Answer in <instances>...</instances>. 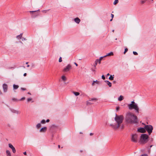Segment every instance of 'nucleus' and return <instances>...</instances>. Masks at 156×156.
<instances>
[{"mask_svg":"<svg viewBox=\"0 0 156 156\" xmlns=\"http://www.w3.org/2000/svg\"><path fill=\"white\" fill-rule=\"evenodd\" d=\"M123 119V115H118L116 114L114 118L115 123L114 124H111L109 126L115 129H116L119 128L122 129L124 127L123 125L122 124Z\"/></svg>","mask_w":156,"mask_h":156,"instance_id":"nucleus-1","label":"nucleus"},{"mask_svg":"<svg viewBox=\"0 0 156 156\" xmlns=\"http://www.w3.org/2000/svg\"><path fill=\"white\" fill-rule=\"evenodd\" d=\"M125 120L128 123L130 124H136L138 122L137 116L131 112L126 113Z\"/></svg>","mask_w":156,"mask_h":156,"instance_id":"nucleus-2","label":"nucleus"},{"mask_svg":"<svg viewBox=\"0 0 156 156\" xmlns=\"http://www.w3.org/2000/svg\"><path fill=\"white\" fill-rule=\"evenodd\" d=\"M128 108L130 110L134 109L135 110L136 112L139 113V109L137 105L134 101L131 102V103L128 105Z\"/></svg>","mask_w":156,"mask_h":156,"instance_id":"nucleus-3","label":"nucleus"},{"mask_svg":"<svg viewBox=\"0 0 156 156\" xmlns=\"http://www.w3.org/2000/svg\"><path fill=\"white\" fill-rule=\"evenodd\" d=\"M144 126L146 131H147L149 135H150L152 132L153 129V126L150 125H145Z\"/></svg>","mask_w":156,"mask_h":156,"instance_id":"nucleus-4","label":"nucleus"},{"mask_svg":"<svg viewBox=\"0 0 156 156\" xmlns=\"http://www.w3.org/2000/svg\"><path fill=\"white\" fill-rule=\"evenodd\" d=\"M148 138L147 135L146 134H142L140 136V141L143 143H146Z\"/></svg>","mask_w":156,"mask_h":156,"instance_id":"nucleus-5","label":"nucleus"},{"mask_svg":"<svg viewBox=\"0 0 156 156\" xmlns=\"http://www.w3.org/2000/svg\"><path fill=\"white\" fill-rule=\"evenodd\" d=\"M138 135L136 134H133L132 135L131 140L132 141L136 142H137Z\"/></svg>","mask_w":156,"mask_h":156,"instance_id":"nucleus-6","label":"nucleus"},{"mask_svg":"<svg viewBox=\"0 0 156 156\" xmlns=\"http://www.w3.org/2000/svg\"><path fill=\"white\" fill-rule=\"evenodd\" d=\"M103 57H101L99 59H96L95 61V63L94 64V67H96L98 63L99 64L101 63V61Z\"/></svg>","mask_w":156,"mask_h":156,"instance_id":"nucleus-7","label":"nucleus"},{"mask_svg":"<svg viewBox=\"0 0 156 156\" xmlns=\"http://www.w3.org/2000/svg\"><path fill=\"white\" fill-rule=\"evenodd\" d=\"M72 68L70 64H68L63 69V71L64 72H67L69 71Z\"/></svg>","mask_w":156,"mask_h":156,"instance_id":"nucleus-8","label":"nucleus"},{"mask_svg":"<svg viewBox=\"0 0 156 156\" xmlns=\"http://www.w3.org/2000/svg\"><path fill=\"white\" fill-rule=\"evenodd\" d=\"M137 131L141 133H145L146 132V130L145 129V126L144 128L141 127L137 129Z\"/></svg>","mask_w":156,"mask_h":156,"instance_id":"nucleus-9","label":"nucleus"},{"mask_svg":"<svg viewBox=\"0 0 156 156\" xmlns=\"http://www.w3.org/2000/svg\"><path fill=\"white\" fill-rule=\"evenodd\" d=\"M3 91L5 92H7L8 88L7 85L6 84H4L3 85Z\"/></svg>","mask_w":156,"mask_h":156,"instance_id":"nucleus-10","label":"nucleus"},{"mask_svg":"<svg viewBox=\"0 0 156 156\" xmlns=\"http://www.w3.org/2000/svg\"><path fill=\"white\" fill-rule=\"evenodd\" d=\"M47 129V127H44L41 128L39 130V132L41 133H44L45 132Z\"/></svg>","mask_w":156,"mask_h":156,"instance_id":"nucleus-11","label":"nucleus"},{"mask_svg":"<svg viewBox=\"0 0 156 156\" xmlns=\"http://www.w3.org/2000/svg\"><path fill=\"white\" fill-rule=\"evenodd\" d=\"M11 111L13 113H16V114H20L21 112L18 111V110H14V109H11Z\"/></svg>","mask_w":156,"mask_h":156,"instance_id":"nucleus-12","label":"nucleus"},{"mask_svg":"<svg viewBox=\"0 0 156 156\" xmlns=\"http://www.w3.org/2000/svg\"><path fill=\"white\" fill-rule=\"evenodd\" d=\"M114 55V54L112 52H110L109 53H108L106 54L104 56H103V58L104 57H106L107 56H112Z\"/></svg>","mask_w":156,"mask_h":156,"instance_id":"nucleus-13","label":"nucleus"},{"mask_svg":"<svg viewBox=\"0 0 156 156\" xmlns=\"http://www.w3.org/2000/svg\"><path fill=\"white\" fill-rule=\"evenodd\" d=\"M74 20L76 23L78 24L79 23L80 21V19L78 17L74 19Z\"/></svg>","mask_w":156,"mask_h":156,"instance_id":"nucleus-14","label":"nucleus"},{"mask_svg":"<svg viewBox=\"0 0 156 156\" xmlns=\"http://www.w3.org/2000/svg\"><path fill=\"white\" fill-rule=\"evenodd\" d=\"M105 82L106 83L107 85H108L109 87H111L112 86V83L108 80H105Z\"/></svg>","mask_w":156,"mask_h":156,"instance_id":"nucleus-15","label":"nucleus"},{"mask_svg":"<svg viewBox=\"0 0 156 156\" xmlns=\"http://www.w3.org/2000/svg\"><path fill=\"white\" fill-rule=\"evenodd\" d=\"M22 35H23V34L21 33L20 34V35L17 36H16V37L18 39H20L22 38Z\"/></svg>","mask_w":156,"mask_h":156,"instance_id":"nucleus-16","label":"nucleus"},{"mask_svg":"<svg viewBox=\"0 0 156 156\" xmlns=\"http://www.w3.org/2000/svg\"><path fill=\"white\" fill-rule=\"evenodd\" d=\"M123 99V97L122 95H120L118 98V100L119 101H122Z\"/></svg>","mask_w":156,"mask_h":156,"instance_id":"nucleus-17","label":"nucleus"},{"mask_svg":"<svg viewBox=\"0 0 156 156\" xmlns=\"http://www.w3.org/2000/svg\"><path fill=\"white\" fill-rule=\"evenodd\" d=\"M41 123H38L37 124L36 126V128L37 129H39L40 127L41 126Z\"/></svg>","mask_w":156,"mask_h":156,"instance_id":"nucleus-18","label":"nucleus"},{"mask_svg":"<svg viewBox=\"0 0 156 156\" xmlns=\"http://www.w3.org/2000/svg\"><path fill=\"white\" fill-rule=\"evenodd\" d=\"M19 87V86L17 85H16L15 84H14L13 85V88L14 89L16 90Z\"/></svg>","mask_w":156,"mask_h":156,"instance_id":"nucleus-19","label":"nucleus"},{"mask_svg":"<svg viewBox=\"0 0 156 156\" xmlns=\"http://www.w3.org/2000/svg\"><path fill=\"white\" fill-rule=\"evenodd\" d=\"M61 78H62V80L64 81H65L66 80V77L64 75L62 76Z\"/></svg>","mask_w":156,"mask_h":156,"instance_id":"nucleus-20","label":"nucleus"},{"mask_svg":"<svg viewBox=\"0 0 156 156\" xmlns=\"http://www.w3.org/2000/svg\"><path fill=\"white\" fill-rule=\"evenodd\" d=\"M114 75H113V76H112V75H110V76L109 78V79L110 80H113L114 78Z\"/></svg>","mask_w":156,"mask_h":156,"instance_id":"nucleus-21","label":"nucleus"},{"mask_svg":"<svg viewBox=\"0 0 156 156\" xmlns=\"http://www.w3.org/2000/svg\"><path fill=\"white\" fill-rule=\"evenodd\" d=\"M73 93L76 96H77L80 94V93L78 92H73Z\"/></svg>","mask_w":156,"mask_h":156,"instance_id":"nucleus-22","label":"nucleus"},{"mask_svg":"<svg viewBox=\"0 0 156 156\" xmlns=\"http://www.w3.org/2000/svg\"><path fill=\"white\" fill-rule=\"evenodd\" d=\"M6 154L8 156H11V154L10 151L8 150H7L6 151Z\"/></svg>","mask_w":156,"mask_h":156,"instance_id":"nucleus-23","label":"nucleus"},{"mask_svg":"<svg viewBox=\"0 0 156 156\" xmlns=\"http://www.w3.org/2000/svg\"><path fill=\"white\" fill-rule=\"evenodd\" d=\"M147 0H142L140 1V3L141 4H144L146 2Z\"/></svg>","mask_w":156,"mask_h":156,"instance_id":"nucleus-24","label":"nucleus"},{"mask_svg":"<svg viewBox=\"0 0 156 156\" xmlns=\"http://www.w3.org/2000/svg\"><path fill=\"white\" fill-rule=\"evenodd\" d=\"M49 10V9L43 10L42 11V12L43 13H47Z\"/></svg>","mask_w":156,"mask_h":156,"instance_id":"nucleus-25","label":"nucleus"},{"mask_svg":"<svg viewBox=\"0 0 156 156\" xmlns=\"http://www.w3.org/2000/svg\"><path fill=\"white\" fill-rule=\"evenodd\" d=\"M97 100V99L96 98H91L90 99L89 101H93L94 100V101H96Z\"/></svg>","mask_w":156,"mask_h":156,"instance_id":"nucleus-26","label":"nucleus"},{"mask_svg":"<svg viewBox=\"0 0 156 156\" xmlns=\"http://www.w3.org/2000/svg\"><path fill=\"white\" fill-rule=\"evenodd\" d=\"M9 147L11 148V149H12V148H13L14 147L13 146V145L11 144H9Z\"/></svg>","mask_w":156,"mask_h":156,"instance_id":"nucleus-27","label":"nucleus"},{"mask_svg":"<svg viewBox=\"0 0 156 156\" xmlns=\"http://www.w3.org/2000/svg\"><path fill=\"white\" fill-rule=\"evenodd\" d=\"M118 0H115L113 4L114 5H116L118 2Z\"/></svg>","mask_w":156,"mask_h":156,"instance_id":"nucleus-28","label":"nucleus"},{"mask_svg":"<svg viewBox=\"0 0 156 156\" xmlns=\"http://www.w3.org/2000/svg\"><path fill=\"white\" fill-rule=\"evenodd\" d=\"M12 100L13 101H19V100H17L16 98H13L12 99Z\"/></svg>","mask_w":156,"mask_h":156,"instance_id":"nucleus-29","label":"nucleus"},{"mask_svg":"<svg viewBox=\"0 0 156 156\" xmlns=\"http://www.w3.org/2000/svg\"><path fill=\"white\" fill-rule=\"evenodd\" d=\"M45 122V121L44 119H43L41 121V123L42 124H44Z\"/></svg>","mask_w":156,"mask_h":156,"instance_id":"nucleus-30","label":"nucleus"},{"mask_svg":"<svg viewBox=\"0 0 156 156\" xmlns=\"http://www.w3.org/2000/svg\"><path fill=\"white\" fill-rule=\"evenodd\" d=\"M94 82H95V83L97 84H99V82L97 80H96V81H94Z\"/></svg>","mask_w":156,"mask_h":156,"instance_id":"nucleus-31","label":"nucleus"},{"mask_svg":"<svg viewBox=\"0 0 156 156\" xmlns=\"http://www.w3.org/2000/svg\"><path fill=\"white\" fill-rule=\"evenodd\" d=\"M12 152H13V153H15L16 152V151L15 148L14 147L13 148H12Z\"/></svg>","mask_w":156,"mask_h":156,"instance_id":"nucleus-32","label":"nucleus"},{"mask_svg":"<svg viewBox=\"0 0 156 156\" xmlns=\"http://www.w3.org/2000/svg\"><path fill=\"white\" fill-rule=\"evenodd\" d=\"M32 100V99L31 98H28L27 99V101L28 102H29L31 101Z\"/></svg>","mask_w":156,"mask_h":156,"instance_id":"nucleus-33","label":"nucleus"},{"mask_svg":"<svg viewBox=\"0 0 156 156\" xmlns=\"http://www.w3.org/2000/svg\"><path fill=\"white\" fill-rule=\"evenodd\" d=\"M128 50V49H127V48H126L125 49V51H124V54H125V53H126V52H127V51Z\"/></svg>","mask_w":156,"mask_h":156,"instance_id":"nucleus-34","label":"nucleus"},{"mask_svg":"<svg viewBox=\"0 0 156 156\" xmlns=\"http://www.w3.org/2000/svg\"><path fill=\"white\" fill-rule=\"evenodd\" d=\"M39 11V10L38 9V10H37V11H30V13H34V12H36V11Z\"/></svg>","mask_w":156,"mask_h":156,"instance_id":"nucleus-35","label":"nucleus"},{"mask_svg":"<svg viewBox=\"0 0 156 156\" xmlns=\"http://www.w3.org/2000/svg\"><path fill=\"white\" fill-rule=\"evenodd\" d=\"M62 61V57H60L59 59V62H61Z\"/></svg>","mask_w":156,"mask_h":156,"instance_id":"nucleus-36","label":"nucleus"},{"mask_svg":"<svg viewBox=\"0 0 156 156\" xmlns=\"http://www.w3.org/2000/svg\"><path fill=\"white\" fill-rule=\"evenodd\" d=\"M133 53L134 54V55H138L136 51H133Z\"/></svg>","mask_w":156,"mask_h":156,"instance_id":"nucleus-37","label":"nucleus"},{"mask_svg":"<svg viewBox=\"0 0 156 156\" xmlns=\"http://www.w3.org/2000/svg\"><path fill=\"white\" fill-rule=\"evenodd\" d=\"M91 104H92V103H90V102L89 101H87V105H90Z\"/></svg>","mask_w":156,"mask_h":156,"instance_id":"nucleus-38","label":"nucleus"},{"mask_svg":"<svg viewBox=\"0 0 156 156\" xmlns=\"http://www.w3.org/2000/svg\"><path fill=\"white\" fill-rule=\"evenodd\" d=\"M25 99V97H23V98H21L19 100V101H22L23 100H24Z\"/></svg>","mask_w":156,"mask_h":156,"instance_id":"nucleus-39","label":"nucleus"},{"mask_svg":"<svg viewBox=\"0 0 156 156\" xmlns=\"http://www.w3.org/2000/svg\"><path fill=\"white\" fill-rule=\"evenodd\" d=\"M120 107L119 106H118L116 107V109L117 111H118L119 110Z\"/></svg>","mask_w":156,"mask_h":156,"instance_id":"nucleus-40","label":"nucleus"},{"mask_svg":"<svg viewBox=\"0 0 156 156\" xmlns=\"http://www.w3.org/2000/svg\"><path fill=\"white\" fill-rule=\"evenodd\" d=\"M101 77H102V78L103 79V80H105V76H104V75H103L102 76H101Z\"/></svg>","mask_w":156,"mask_h":156,"instance_id":"nucleus-41","label":"nucleus"},{"mask_svg":"<svg viewBox=\"0 0 156 156\" xmlns=\"http://www.w3.org/2000/svg\"><path fill=\"white\" fill-rule=\"evenodd\" d=\"M141 156H147V154H142Z\"/></svg>","mask_w":156,"mask_h":156,"instance_id":"nucleus-42","label":"nucleus"},{"mask_svg":"<svg viewBox=\"0 0 156 156\" xmlns=\"http://www.w3.org/2000/svg\"><path fill=\"white\" fill-rule=\"evenodd\" d=\"M95 82H94V81H93V82L92 83V86H94V85H95Z\"/></svg>","mask_w":156,"mask_h":156,"instance_id":"nucleus-43","label":"nucleus"},{"mask_svg":"<svg viewBox=\"0 0 156 156\" xmlns=\"http://www.w3.org/2000/svg\"><path fill=\"white\" fill-rule=\"evenodd\" d=\"M21 89L23 90H26V89L25 88H21Z\"/></svg>","mask_w":156,"mask_h":156,"instance_id":"nucleus-44","label":"nucleus"},{"mask_svg":"<svg viewBox=\"0 0 156 156\" xmlns=\"http://www.w3.org/2000/svg\"><path fill=\"white\" fill-rule=\"evenodd\" d=\"M27 40V39L25 38H22V41H24Z\"/></svg>","mask_w":156,"mask_h":156,"instance_id":"nucleus-45","label":"nucleus"},{"mask_svg":"<svg viewBox=\"0 0 156 156\" xmlns=\"http://www.w3.org/2000/svg\"><path fill=\"white\" fill-rule=\"evenodd\" d=\"M111 16L112 18V19H113V18L114 17V15L113 14H111Z\"/></svg>","mask_w":156,"mask_h":156,"instance_id":"nucleus-46","label":"nucleus"},{"mask_svg":"<svg viewBox=\"0 0 156 156\" xmlns=\"http://www.w3.org/2000/svg\"><path fill=\"white\" fill-rule=\"evenodd\" d=\"M50 120L49 119H47L46 120V122H49Z\"/></svg>","mask_w":156,"mask_h":156,"instance_id":"nucleus-47","label":"nucleus"},{"mask_svg":"<svg viewBox=\"0 0 156 156\" xmlns=\"http://www.w3.org/2000/svg\"><path fill=\"white\" fill-rule=\"evenodd\" d=\"M23 154L25 155H27V153L26 152H23Z\"/></svg>","mask_w":156,"mask_h":156,"instance_id":"nucleus-48","label":"nucleus"},{"mask_svg":"<svg viewBox=\"0 0 156 156\" xmlns=\"http://www.w3.org/2000/svg\"><path fill=\"white\" fill-rule=\"evenodd\" d=\"M27 75V73H24V74H23V76H26Z\"/></svg>","mask_w":156,"mask_h":156,"instance_id":"nucleus-49","label":"nucleus"},{"mask_svg":"<svg viewBox=\"0 0 156 156\" xmlns=\"http://www.w3.org/2000/svg\"><path fill=\"white\" fill-rule=\"evenodd\" d=\"M74 64L76 65V66H78V64L76 62H74Z\"/></svg>","mask_w":156,"mask_h":156,"instance_id":"nucleus-50","label":"nucleus"},{"mask_svg":"<svg viewBox=\"0 0 156 156\" xmlns=\"http://www.w3.org/2000/svg\"><path fill=\"white\" fill-rule=\"evenodd\" d=\"M93 135V133H90V136H92V135Z\"/></svg>","mask_w":156,"mask_h":156,"instance_id":"nucleus-51","label":"nucleus"},{"mask_svg":"<svg viewBox=\"0 0 156 156\" xmlns=\"http://www.w3.org/2000/svg\"><path fill=\"white\" fill-rule=\"evenodd\" d=\"M58 148H60V145H58Z\"/></svg>","mask_w":156,"mask_h":156,"instance_id":"nucleus-52","label":"nucleus"},{"mask_svg":"<svg viewBox=\"0 0 156 156\" xmlns=\"http://www.w3.org/2000/svg\"><path fill=\"white\" fill-rule=\"evenodd\" d=\"M28 94H30V95H31V94L30 92H28Z\"/></svg>","mask_w":156,"mask_h":156,"instance_id":"nucleus-53","label":"nucleus"},{"mask_svg":"<svg viewBox=\"0 0 156 156\" xmlns=\"http://www.w3.org/2000/svg\"><path fill=\"white\" fill-rule=\"evenodd\" d=\"M109 75H110V74H109V73L107 74V76H109Z\"/></svg>","mask_w":156,"mask_h":156,"instance_id":"nucleus-54","label":"nucleus"},{"mask_svg":"<svg viewBox=\"0 0 156 156\" xmlns=\"http://www.w3.org/2000/svg\"><path fill=\"white\" fill-rule=\"evenodd\" d=\"M29 66H30V65H27V67H29Z\"/></svg>","mask_w":156,"mask_h":156,"instance_id":"nucleus-55","label":"nucleus"},{"mask_svg":"<svg viewBox=\"0 0 156 156\" xmlns=\"http://www.w3.org/2000/svg\"><path fill=\"white\" fill-rule=\"evenodd\" d=\"M112 19H112H112L110 20V21H111L112 20Z\"/></svg>","mask_w":156,"mask_h":156,"instance_id":"nucleus-56","label":"nucleus"},{"mask_svg":"<svg viewBox=\"0 0 156 156\" xmlns=\"http://www.w3.org/2000/svg\"><path fill=\"white\" fill-rule=\"evenodd\" d=\"M114 30H112V32H114Z\"/></svg>","mask_w":156,"mask_h":156,"instance_id":"nucleus-57","label":"nucleus"},{"mask_svg":"<svg viewBox=\"0 0 156 156\" xmlns=\"http://www.w3.org/2000/svg\"><path fill=\"white\" fill-rule=\"evenodd\" d=\"M20 42L22 44H23V43L21 41H20Z\"/></svg>","mask_w":156,"mask_h":156,"instance_id":"nucleus-58","label":"nucleus"},{"mask_svg":"<svg viewBox=\"0 0 156 156\" xmlns=\"http://www.w3.org/2000/svg\"><path fill=\"white\" fill-rule=\"evenodd\" d=\"M28 64V62H26V64Z\"/></svg>","mask_w":156,"mask_h":156,"instance_id":"nucleus-59","label":"nucleus"},{"mask_svg":"<svg viewBox=\"0 0 156 156\" xmlns=\"http://www.w3.org/2000/svg\"><path fill=\"white\" fill-rule=\"evenodd\" d=\"M152 147V145H151V146H150V147Z\"/></svg>","mask_w":156,"mask_h":156,"instance_id":"nucleus-60","label":"nucleus"},{"mask_svg":"<svg viewBox=\"0 0 156 156\" xmlns=\"http://www.w3.org/2000/svg\"><path fill=\"white\" fill-rule=\"evenodd\" d=\"M115 40H117V38H116V39H115Z\"/></svg>","mask_w":156,"mask_h":156,"instance_id":"nucleus-61","label":"nucleus"},{"mask_svg":"<svg viewBox=\"0 0 156 156\" xmlns=\"http://www.w3.org/2000/svg\"><path fill=\"white\" fill-rule=\"evenodd\" d=\"M151 1H153V0H151Z\"/></svg>","mask_w":156,"mask_h":156,"instance_id":"nucleus-62","label":"nucleus"}]
</instances>
